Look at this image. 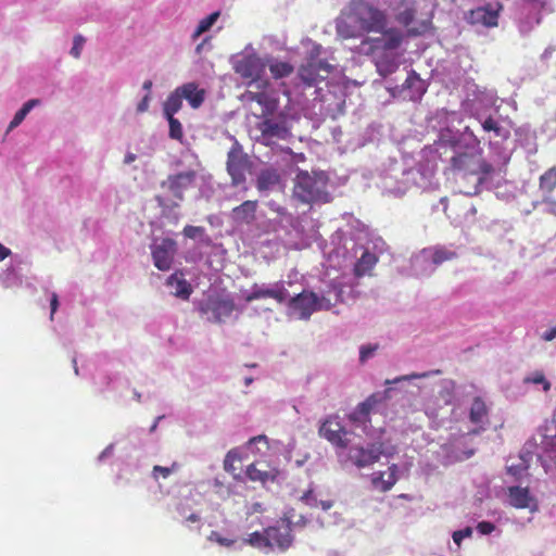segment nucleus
<instances>
[{"label":"nucleus","mask_w":556,"mask_h":556,"mask_svg":"<svg viewBox=\"0 0 556 556\" xmlns=\"http://www.w3.org/2000/svg\"><path fill=\"white\" fill-rule=\"evenodd\" d=\"M472 534V529L467 527L459 531H454V543L459 544L460 541L465 538H468Z\"/></svg>","instance_id":"49"},{"label":"nucleus","mask_w":556,"mask_h":556,"mask_svg":"<svg viewBox=\"0 0 556 556\" xmlns=\"http://www.w3.org/2000/svg\"><path fill=\"white\" fill-rule=\"evenodd\" d=\"M421 377H426V375H412L409 376L408 378H421Z\"/></svg>","instance_id":"63"},{"label":"nucleus","mask_w":556,"mask_h":556,"mask_svg":"<svg viewBox=\"0 0 556 556\" xmlns=\"http://www.w3.org/2000/svg\"><path fill=\"white\" fill-rule=\"evenodd\" d=\"M182 232L187 238L194 239L203 232V228L199 226L187 225Z\"/></svg>","instance_id":"46"},{"label":"nucleus","mask_w":556,"mask_h":556,"mask_svg":"<svg viewBox=\"0 0 556 556\" xmlns=\"http://www.w3.org/2000/svg\"><path fill=\"white\" fill-rule=\"evenodd\" d=\"M182 99H186L192 109H199L205 99V90L199 89L195 83H187L176 88Z\"/></svg>","instance_id":"24"},{"label":"nucleus","mask_w":556,"mask_h":556,"mask_svg":"<svg viewBox=\"0 0 556 556\" xmlns=\"http://www.w3.org/2000/svg\"><path fill=\"white\" fill-rule=\"evenodd\" d=\"M319 433L331 444L338 447H346L348 440L345 439L346 431L338 417L327 418L319 428Z\"/></svg>","instance_id":"17"},{"label":"nucleus","mask_w":556,"mask_h":556,"mask_svg":"<svg viewBox=\"0 0 556 556\" xmlns=\"http://www.w3.org/2000/svg\"><path fill=\"white\" fill-rule=\"evenodd\" d=\"M250 161L242 151V147L236 142L227 154V172L233 186H239L245 181V173L249 169Z\"/></svg>","instance_id":"9"},{"label":"nucleus","mask_w":556,"mask_h":556,"mask_svg":"<svg viewBox=\"0 0 556 556\" xmlns=\"http://www.w3.org/2000/svg\"><path fill=\"white\" fill-rule=\"evenodd\" d=\"M508 498L511 506L518 509L530 508L533 509L536 507L535 501L530 495L528 488L521 486H509Z\"/></svg>","instance_id":"21"},{"label":"nucleus","mask_w":556,"mask_h":556,"mask_svg":"<svg viewBox=\"0 0 556 556\" xmlns=\"http://www.w3.org/2000/svg\"><path fill=\"white\" fill-rule=\"evenodd\" d=\"M149 101H150V94L147 93L142 100L138 103L137 105V112L138 113H143L148 110L149 108Z\"/></svg>","instance_id":"50"},{"label":"nucleus","mask_w":556,"mask_h":556,"mask_svg":"<svg viewBox=\"0 0 556 556\" xmlns=\"http://www.w3.org/2000/svg\"><path fill=\"white\" fill-rule=\"evenodd\" d=\"M252 381H253V379H252V378H250V377H249V378H245V380H244L245 386L251 384V383H252Z\"/></svg>","instance_id":"62"},{"label":"nucleus","mask_w":556,"mask_h":556,"mask_svg":"<svg viewBox=\"0 0 556 556\" xmlns=\"http://www.w3.org/2000/svg\"><path fill=\"white\" fill-rule=\"evenodd\" d=\"M266 63L263 59L255 54L247 55L239 60L235 65V71L242 78L250 79V85L257 83L261 84L262 76L265 73Z\"/></svg>","instance_id":"13"},{"label":"nucleus","mask_w":556,"mask_h":556,"mask_svg":"<svg viewBox=\"0 0 556 556\" xmlns=\"http://www.w3.org/2000/svg\"><path fill=\"white\" fill-rule=\"evenodd\" d=\"M403 90L407 91L409 100L418 101L427 91V85L415 71H412L403 84Z\"/></svg>","instance_id":"22"},{"label":"nucleus","mask_w":556,"mask_h":556,"mask_svg":"<svg viewBox=\"0 0 556 556\" xmlns=\"http://www.w3.org/2000/svg\"><path fill=\"white\" fill-rule=\"evenodd\" d=\"M469 421L475 426L467 433L454 437V460H465L476 451L473 439L486 430L489 425V407L480 396L473 397L469 407Z\"/></svg>","instance_id":"3"},{"label":"nucleus","mask_w":556,"mask_h":556,"mask_svg":"<svg viewBox=\"0 0 556 556\" xmlns=\"http://www.w3.org/2000/svg\"><path fill=\"white\" fill-rule=\"evenodd\" d=\"M241 457L238 453L237 450H230L227 454H226V457L224 459V469L229 472V473H232L235 476V472L237 470V468L235 467V463L236 462H240Z\"/></svg>","instance_id":"39"},{"label":"nucleus","mask_w":556,"mask_h":556,"mask_svg":"<svg viewBox=\"0 0 556 556\" xmlns=\"http://www.w3.org/2000/svg\"><path fill=\"white\" fill-rule=\"evenodd\" d=\"M289 298V292L285 288L283 282L278 281L274 283L273 287H267L265 285L254 283L252 286L251 292L245 294L244 301L247 303H251L253 301L262 300V299H274L278 303H285Z\"/></svg>","instance_id":"15"},{"label":"nucleus","mask_w":556,"mask_h":556,"mask_svg":"<svg viewBox=\"0 0 556 556\" xmlns=\"http://www.w3.org/2000/svg\"><path fill=\"white\" fill-rule=\"evenodd\" d=\"M156 201L160 206H164V200L161 197H156Z\"/></svg>","instance_id":"61"},{"label":"nucleus","mask_w":556,"mask_h":556,"mask_svg":"<svg viewBox=\"0 0 556 556\" xmlns=\"http://www.w3.org/2000/svg\"><path fill=\"white\" fill-rule=\"evenodd\" d=\"M378 344L363 345L359 350V359L362 363L367 361L377 351Z\"/></svg>","instance_id":"45"},{"label":"nucleus","mask_w":556,"mask_h":556,"mask_svg":"<svg viewBox=\"0 0 556 556\" xmlns=\"http://www.w3.org/2000/svg\"><path fill=\"white\" fill-rule=\"evenodd\" d=\"M378 395L372 394L364 402L359 403L357 407L350 414V419L356 422H366L372 408L379 403Z\"/></svg>","instance_id":"28"},{"label":"nucleus","mask_w":556,"mask_h":556,"mask_svg":"<svg viewBox=\"0 0 556 556\" xmlns=\"http://www.w3.org/2000/svg\"><path fill=\"white\" fill-rule=\"evenodd\" d=\"M208 540H210V541H214V542L218 543L219 545H222V546H227V547L231 546V545L235 543V541H233V540H231V539H227V538H224V536H223L219 532H217V531H212V532L210 533V535H208Z\"/></svg>","instance_id":"44"},{"label":"nucleus","mask_w":556,"mask_h":556,"mask_svg":"<svg viewBox=\"0 0 556 556\" xmlns=\"http://www.w3.org/2000/svg\"><path fill=\"white\" fill-rule=\"evenodd\" d=\"M477 530L479 531V533L486 535L495 530V526L490 521H481L477 525Z\"/></svg>","instance_id":"48"},{"label":"nucleus","mask_w":556,"mask_h":556,"mask_svg":"<svg viewBox=\"0 0 556 556\" xmlns=\"http://www.w3.org/2000/svg\"><path fill=\"white\" fill-rule=\"evenodd\" d=\"M194 180L195 172L188 170L168 176L167 180L164 181L162 186L167 187L176 199L182 200L184 192L191 188Z\"/></svg>","instance_id":"18"},{"label":"nucleus","mask_w":556,"mask_h":556,"mask_svg":"<svg viewBox=\"0 0 556 556\" xmlns=\"http://www.w3.org/2000/svg\"><path fill=\"white\" fill-rule=\"evenodd\" d=\"M142 88L144 90L148 91V93L150 92L151 88H152V81L150 79L146 80L142 85Z\"/></svg>","instance_id":"58"},{"label":"nucleus","mask_w":556,"mask_h":556,"mask_svg":"<svg viewBox=\"0 0 556 556\" xmlns=\"http://www.w3.org/2000/svg\"><path fill=\"white\" fill-rule=\"evenodd\" d=\"M508 472L516 476L519 473V469L515 468L514 466L508 467Z\"/></svg>","instance_id":"60"},{"label":"nucleus","mask_w":556,"mask_h":556,"mask_svg":"<svg viewBox=\"0 0 556 556\" xmlns=\"http://www.w3.org/2000/svg\"><path fill=\"white\" fill-rule=\"evenodd\" d=\"M247 541L253 547H257V548L269 547V540L267 536L266 529L264 530V532L255 531V532L250 533Z\"/></svg>","instance_id":"36"},{"label":"nucleus","mask_w":556,"mask_h":556,"mask_svg":"<svg viewBox=\"0 0 556 556\" xmlns=\"http://www.w3.org/2000/svg\"><path fill=\"white\" fill-rule=\"evenodd\" d=\"M556 338V326L555 327H552L551 329L546 330L543 334H542V339L544 341H552Z\"/></svg>","instance_id":"52"},{"label":"nucleus","mask_w":556,"mask_h":556,"mask_svg":"<svg viewBox=\"0 0 556 556\" xmlns=\"http://www.w3.org/2000/svg\"><path fill=\"white\" fill-rule=\"evenodd\" d=\"M377 262L378 257L374 253L365 251L354 266V275L356 277H363L369 274Z\"/></svg>","instance_id":"29"},{"label":"nucleus","mask_w":556,"mask_h":556,"mask_svg":"<svg viewBox=\"0 0 556 556\" xmlns=\"http://www.w3.org/2000/svg\"><path fill=\"white\" fill-rule=\"evenodd\" d=\"M176 252L177 243L174 239L164 238L160 243L153 244L151 248V255L154 266L162 271L169 270Z\"/></svg>","instance_id":"12"},{"label":"nucleus","mask_w":556,"mask_h":556,"mask_svg":"<svg viewBox=\"0 0 556 556\" xmlns=\"http://www.w3.org/2000/svg\"><path fill=\"white\" fill-rule=\"evenodd\" d=\"M526 381L534 384H542L544 391H548L551 389V383L542 372H534L531 377H528Z\"/></svg>","instance_id":"41"},{"label":"nucleus","mask_w":556,"mask_h":556,"mask_svg":"<svg viewBox=\"0 0 556 556\" xmlns=\"http://www.w3.org/2000/svg\"><path fill=\"white\" fill-rule=\"evenodd\" d=\"M245 473L251 481L265 484L268 481H275L279 471L268 465L253 463L248 466Z\"/></svg>","instance_id":"20"},{"label":"nucleus","mask_w":556,"mask_h":556,"mask_svg":"<svg viewBox=\"0 0 556 556\" xmlns=\"http://www.w3.org/2000/svg\"><path fill=\"white\" fill-rule=\"evenodd\" d=\"M38 104L39 100L37 99H31L25 102L23 106L15 113L13 119L10 122L9 130L17 127L25 119L30 110Z\"/></svg>","instance_id":"34"},{"label":"nucleus","mask_w":556,"mask_h":556,"mask_svg":"<svg viewBox=\"0 0 556 556\" xmlns=\"http://www.w3.org/2000/svg\"><path fill=\"white\" fill-rule=\"evenodd\" d=\"M257 87L263 88V90H248L244 94L248 101L255 102L261 106V114L257 117L262 119L276 115L279 112V97L277 92L273 89H267L269 87V81L267 79L262 80Z\"/></svg>","instance_id":"7"},{"label":"nucleus","mask_w":556,"mask_h":556,"mask_svg":"<svg viewBox=\"0 0 556 556\" xmlns=\"http://www.w3.org/2000/svg\"><path fill=\"white\" fill-rule=\"evenodd\" d=\"M279 176L275 170H262L256 179V188L258 191H266L278 184Z\"/></svg>","instance_id":"30"},{"label":"nucleus","mask_w":556,"mask_h":556,"mask_svg":"<svg viewBox=\"0 0 556 556\" xmlns=\"http://www.w3.org/2000/svg\"><path fill=\"white\" fill-rule=\"evenodd\" d=\"M455 181L460 193L477 194L480 186L493 172V166L482 157L480 141L466 131L460 140H454Z\"/></svg>","instance_id":"1"},{"label":"nucleus","mask_w":556,"mask_h":556,"mask_svg":"<svg viewBox=\"0 0 556 556\" xmlns=\"http://www.w3.org/2000/svg\"><path fill=\"white\" fill-rule=\"evenodd\" d=\"M270 207L273 211H275L280 216L287 215V208L283 206L277 205L274 207V205H271Z\"/></svg>","instance_id":"55"},{"label":"nucleus","mask_w":556,"mask_h":556,"mask_svg":"<svg viewBox=\"0 0 556 556\" xmlns=\"http://www.w3.org/2000/svg\"><path fill=\"white\" fill-rule=\"evenodd\" d=\"M256 128L261 131V142L265 146H269L273 139L286 140L290 136L287 113L283 111L262 118Z\"/></svg>","instance_id":"5"},{"label":"nucleus","mask_w":556,"mask_h":556,"mask_svg":"<svg viewBox=\"0 0 556 556\" xmlns=\"http://www.w3.org/2000/svg\"><path fill=\"white\" fill-rule=\"evenodd\" d=\"M328 175L325 172L300 170L294 178L293 197L304 204L328 203Z\"/></svg>","instance_id":"4"},{"label":"nucleus","mask_w":556,"mask_h":556,"mask_svg":"<svg viewBox=\"0 0 556 556\" xmlns=\"http://www.w3.org/2000/svg\"><path fill=\"white\" fill-rule=\"evenodd\" d=\"M539 188L542 192L551 194L556 188V166L551 167L540 176Z\"/></svg>","instance_id":"32"},{"label":"nucleus","mask_w":556,"mask_h":556,"mask_svg":"<svg viewBox=\"0 0 556 556\" xmlns=\"http://www.w3.org/2000/svg\"><path fill=\"white\" fill-rule=\"evenodd\" d=\"M288 306L298 312L301 319H308L314 312L330 308L331 303L325 296L319 298L313 291H303L290 298Z\"/></svg>","instance_id":"6"},{"label":"nucleus","mask_w":556,"mask_h":556,"mask_svg":"<svg viewBox=\"0 0 556 556\" xmlns=\"http://www.w3.org/2000/svg\"><path fill=\"white\" fill-rule=\"evenodd\" d=\"M503 5L500 2L486 3L470 10L466 20L471 25L483 26L486 28L496 27L498 25L500 13Z\"/></svg>","instance_id":"11"},{"label":"nucleus","mask_w":556,"mask_h":556,"mask_svg":"<svg viewBox=\"0 0 556 556\" xmlns=\"http://www.w3.org/2000/svg\"><path fill=\"white\" fill-rule=\"evenodd\" d=\"M399 466L396 464H392L388 467L387 471H378L372 473L371 476V485L382 492L386 493L390 491L399 480Z\"/></svg>","instance_id":"19"},{"label":"nucleus","mask_w":556,"mask_h":556,"mask_svg":"<svg viewBox=\"0 0 556 556\" xmlns=\"http://www.w3.org/2000/svg\"><path fill=\"white\" fill-rule=\"evenodd\" d=\"M481 127L485 132H493V136L489 137L490 143H492V140L495 141V143H498L500 141H505L510 137V130L506 127H504L497 119H495L492 116H489L484 119H480Z\"/></svg>","instance_id":"25"},{"label":"nucleus","mask_w":556,"mask_h":556,"mask_svg":"<svg viewBox=\"0 0 556 556\" xmlns=\"http://www.w3.org/2000/svg\"><path fill=\"white\" fill-rule=\"evenodd\" d=\"M301 502H303L305 505L309 507H318V501L316 496L314 495V489L309 488L307 491L303 493V495L300 497Z\"/></svg>","instance_id":"43"},{"label":"nucleus","mask_w":556,"mask_h":556,"mask_svg":"<svg viewBox=\"0 0 556 556\" xmlns=\"http://www.w3.org/2000/svg\"><path fill=\"white\" fill-rule=\"evenodd\" d=\"M168 121L169 125V137L172 139L182 141L184 138V130L182 125L175 116H165Z\"/></svg>","instance_id":"37"},{"label":"nucleus","mask_w":556,"mask_h":556,"mask_svg":"<svg viewBox=\"0 0 556 556\" xmlns=\"http://www.w3.org/2000/svg\"><path fill=\"white\" fill-rule=\"evenodd\" d=\"M450 258V255L446 251L444 250H435L432 254V262L433 264L435 265H439L445 261H447Z\"/></svg>","instance_id":"47"},{"label":"nucleus","mask_w":556,"mask_h":556,"mask_svg":"<svg viewBox=\"0 0 556 556\" xmlns=\"http://www.w3.org/2000/svg\"><path fill=\"white\" fill-rule=\"evenodd\" d=\"M257 441H265L266 442V437L265 435H258V437H254L250 440V443H254V442H257Z\"/></svg>","instance_id":"59"},{"label":"nucleus","mask_w":556,"mask_h":556,"mask_svg":"<svg viewBox=\"0 0 556 556\" xmlns=\"http://www.w3.org/2000/svg\"><path fill=\"white\" fill-rule=\"evenodd\" d=\"M387 25L384 11L365 0H350L336 20V33L341 39L359 38L382 31Z\"/></svg>","instance_id":"2"},{"label":"nucleus","mask_w":556,"mask_h":556,"mask_svg":"<svg viewBox=\"0 0 556 556\" xmlns=\"http://www.w3.org/2000/svg\"><path fill=\"white\" fill-rule=\"evenodd\" d=\"M318 506H320L324 510H328L333 506L332 501H319Z\"/></svg>","instance_id":"54"},{"label":"nucleus","mask_w":556,"mask_h":556,"mask_svg":"<svg viewBox=\"0 0 556 556\" xmlns=\"http://www.w3.org/2000/svg\"><path fill=\"white\" fill-rule=\"evenodd\" d=\"M332 70L327 61L312 58L299 67L298 76L305 86L312 87L328 78Z\"/></svg>","instance_id":"10"},{"label":"nucleus","mask_w":556,"mask_h":556,"mask_svg":"<svg viewBox=\"0 0 556 556\" xmlns=\"http://www.w3.org/2000/svg\"><path fill=\"white\" fill-rule=\"evenodd\" d=\"M178 464L177 463H173V465L170 467H163V466H160V465H155L153 467V470H152V476L154 479H159V477H162L164 479L168 478L169 475L177 470L178 469Z\"/></svg>","instance_id":"40"},{"label":"nucleus","mask_w":556,"mask_h":556,"mask_svg":"<svg viewBox=\"0 0 556 556\" xmlns=\"http://www.w3.org/2000/svg\"><path fill=\"white\" fill-rule=\"evenodd\" d=\"M135 160H136V155L132 154V153H128L125 156V163L126 164H129V163L134 162Z\"/></svg>","instance_id":"57"},{"label":"nucleus","mask_w":556,"mask_h":556,"mask_svg":"<svg viewBox=\"0 0 556 556\" xmlns=\"http://www.w3.org/2000/svg\"><path fill=\"white\" fill-rule=\"evenodd\" d=\"M382 454L381 444H369L367 447L354 446L349 452L350 459L358 468L368 467L374 465L380 459Z\"/></svg>","instance_id":"16"},{"label":"nucleus","mask_w":556,"mask_h":556,"mask_svg":"<svg viewBox=\"0 0 556 556\" xmlns=\"http://www.w3.org/2000/svg\"><path fill=\"white\" fill-rule=\"evenodd\" d=\"M218 16H219V12H213L205 18L201 20L195 31H194V36L197 37V36H200L201 34L207 31L213 26V24L217 21Z\"/></svg>","instance_id":"38"},{"label":"nucleus","mask_w":556,"mask_h":556,"mask_svg":"<svg viewBox=\"0 0 556 556\" xmlns=\"http://www.w3.org/2000/svg\"><path fill=\"white\" fill-rule=\"evenodd\" d=\"M269 71L275 79L289 76L293 72V66L288 62L275 61L269 64Z\"/></svg>","instance_id":"35"},{"label":"nucleus","mask_w":556,"mask_h":556,"mask_svg":"<svg viewBox=\"0 0 556 556\" xmlns=\"http://www.w3.org/2000/svg\"><path fill=\"white\" fill-rule=\"evenodd\" d=\"M396 12L395 18L396 21L408 27L415 20L416 15V1L415 0H401L399 4L394 8Z\"/></svg>","instance_id":"27"},{"label":"nucleus","mask_w":556,"mask_h":556,"mask_svg":"<svg viewBox=\"0 0 556 556\" xmlns=\"http://www.w3.org/2000/svg\"><path fill=\"white\" fill-rule=\"evenodd\" d=\"M377 33L381 34V37H366L362 40L361 47L365 53H374L376 50H394L397 49L403 41V35L396 28H388L386 26L382 31Z\"/></svg>","instance_id":"8"},{"label":"nucleus","mask_w":556,"mask_h":556,"mask_svg":"<svg viewBox=\"0 0 556 556\" xmlns=\"http://www.w3.org/2000/svg\"><path fill=\"white\" fill-rule=\"evenodd\" d=\"M182 106V98L177 89H175L165 100L163 112L165 116H174Z\"/></svg>","instance_id":"31"},{"label":"nucleus","mask_w":556,"mask_h":556,"mask_svg":"<svg viewBox=\"0 0 556 556\" xmlns=\"http://www.w3.org/2000/svg\"><path fill=\"white\" fill-rule=\"evenodd\" d=\"M85 38L81 35H76L74 37L73 47L71 49V54L78 59L81 54L83 47L85 45Z\"/></svg>","instance_id":"42"},{"label":"nucleus","mask_w":556,"mask_h":556,"mask_svg":"<svg viewBox=\"0 0 556 556\" xmlns=\"http://www.w3.org/2000/svg\"><path fill=\"white\" fill-rule=\"evenodd\" d=\"M269 540V548L277 547L281 552L287 551L293 542L291 534V521L288 518L278 520L274 526L266 528Z\"/></svg>","instance_id":"14"},{"label":"nucleus","mask_w":556,"mask_h":556,"mask_svg":"<svg viewBox=\"0 0 556 556\" xmlns=\"http://www.w3.org/2000/svg\"><path fill=\"white\" fill-rule=\"evenodd\" d=\"M257 201L247 200L231 211V217L236 223L250 225L255 220Z\"/></svg>","instance_id":"23"},{"label":"nucleus","mask_w":556,"mask_h":556,"mask_svg":"<svg viewBox=\"0 0 556 556\" xmlns=\"http://www.w3.org/2000/svg\"><path fill=\"white\" fill-rule=\"evenodd\" d=\"M203 313L212 312L214 321L222 323L224 317L231 315L233 311V303L229 300H216L206 304V307H202Z\"/></svg>","instance_id":"26"},{"label":"nucleus","mask_w":556,"mask_h":556,"mask_svg":"<svg viewBox=\"0 0 556 556\" xmlns=\"http://www.w3.org/2000/svg\"><path fill=\"white\" fill-rule=\"evenodd\" d=\"M10 254V249L5 248L2 243H0V261L7 258Z\"/></svg>","instance_id":"53"},{"label":"nucleus","mask_w":556,"mask_h":556,"mask_svg":"<svg viewBox=\"0 0 556 556\" xmlns=\"http://www.w3.org/2000/svg\"><path fill=\"white\" fill-rule=\"evenodd\" d=\"M50 306H51L50 318L53 319V315L58 311V307H59V296L54 292L51 294Z\"/></svg>","instance_id":"51"},{"label":"nucleus","mask_w":556,"mask_h":556,"mask_svg":"<svg viewBox=\"0 0 556 556\" xmlns=\"http://www.w3.org/2000/svg\"><path fill=\"white\" fill-rule=\"evenodd\" d=\"M167 285L168 286L176 285L175 295L179 296L181 299H186V300L189 299V296L192 292L190 285L185 279H179L177 277V274H173L172 276L168 277Z\"/></svg>","instance_id":"33"},{"label":"nucleus","mask_w":556,"mask_h":556,"mask_svg":"<svg viewBox=\"0 0 556 556\" xmlns=\"http://www.w3.org/2000/svg\"><path fill=\"white\" fill-rule=\"evenodd\" d=\"M200 520V516L197 514H191L187 517V521L189 522H198Z\"/></svg>","instance_id":"56"},{"label":"nucleus","mask_w":556,"mask_h":556,"mask_svg":"<svg viewBox=\"0 0 556 556\" xmlns=\"http://www.w3.org/2000/svg\"><path fill=\"white\" fill-rule=\"evenodd\" d=\"M408 31H409L410 34H413V35H417V34H419V31L414 30V29H409Z\"/></svg>","instance_id":"64"}]
</instances>
